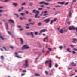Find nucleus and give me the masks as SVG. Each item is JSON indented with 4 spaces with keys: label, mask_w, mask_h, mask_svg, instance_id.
<instances>
[{
    "label": "nucleus",
    "mask_w": 77,
    "mask_h": 77,
    "mask_svg": "<svg viewBox=\"0 0 77 77\" xmlns=\"http://www.w3.org/2000/svg\"><path fill=\"white\" fill-rule=\"evenodd\" d=\"M32 12L33 13H35V14H36V15H35V18H40V17L39 16L37 17V16H38V15H39V11H36V10H34L32 11Z\"/></svg>",
    "instance_id": "obj_1"
},
{
    "label": "nucleus",
    "mask_w": 77,
    "mask_h": 77,
    "mask_svg": "<svg viewBox=\"0 0 77 77\" xmlns=\"http://www.w3.org/2000/svg\"><path fill=\"white\" fill-rule=\"evenodd\" d=\"M28 63V61H27V60H25V64H24L22 66V68H26L27 67H28L29 66V64L27 63Z\"/></svg>",
    "instance_id": "obj_2"
},
{
    "label": "nucleus",
    "mask_w": 77,
    "mask_h": 77,
    "mask_svg": "<svg viewBox=\"0 0 77 77\" xmlns=\"http://www.w3.org/2000/svg\"><path fill=\"white\" fill-rule=\"evenodd\" d=\"M50 18H48L44 20L43 22H45L46 23H48L50 21Z\"/></svg>",
    "instance_id": "obj_3"
},
{
    "label": "nucleus",
    "mask_w": 77,
    "mask_h": 77,
    "mask_svg": "<svg viewBox=\"0 0 77 77\" xmlns=\"http://www.w3.org/2000/svg\"><path fill=\"white\" fill-rule=\"evenodd\" d=\"M69 30H75V28L74 27V26H70L69 28Z\"/></svg>",
    "instance_id": "obj_4"
},
{
    "label": "nucleus",
    "mask_w": 77,
    "mask_h": 77,
    "mask_svg": "<svg viewBox=\"0 0 77 77\" xmlns=\"http://www.w3.org/2000/svg\"><path fill=\"white\" fill-rule=\"evenodd\" d=\"M28 48H29V47L26 45L23 46L22 48V49H28Z\"/></svg>",
    "instance_id": "obj_5"
},
{
    "label": "nucleus",
    "mask_w": 77,
    "mask_h": 77,
    "mask_svg": "<svg viewBox=\"0 0 77 77\" xmlns=\"http://www.w3.org/2000/svg\"><path fill=\"white\" fill-rule=\"evenodd\" d=\"M27 35H31L32 36V38H33L34 37V35H33V33L32 32H31L30 33H27Z\"/></svg>",
    "instance_id": "obj_6"
},
{
    "label": "nucleus",
    "mask_w": 77,
    "mask_h": 77,
    "mask_svg": "<svg viewBox=\"0 0 77 77\" xmlns=\"http://www.w3.org/2000/svg\"><path fill=\"white\" fill-rule=\"evenodd\" d=\"M43 3L44 5H50V4L46 2H45L44 1H42V2H40L39 3V4H42Z\"/></svg>",
    "instance_id": "obj_7"
},
{
    "label": "nucleus",
    "mask_w": 77,
    "mask_h": 77,
    "mask_svg": "<svg viewBox=\"0 0 77 77\" xmlns=\"http://www.w3.org/2000/svg\"><path fill=\"white\" fill-rule=\"evenodd\" d=\"M52 64H51V60H50V63L49 64V68H51Z\"/></svg>",
    "instance_id": "obj_8"
},
{
    "label": "nucleus",
    "mask_w": 77,
    "mask_h": 77,
    "mask_svg": "<svg viewBox=\"0 0 77 77\" xmlns=\"http://www.w3.org/2000/svg\"><path fill=\"white\" fill-rule=\"evenodd\" d=\"M53 71H55V69H53L51 70V73H50V75H53Z\"/></svg>",
    "instance_id": "obj_9"
},
{
    "label": "nucleus",
    "mask_w": 77,
    "mask_h": 77,
    "mask_svg": "<svg viewBox=\"0 0 77 77\" xmlns=\"http://www.w3.org/2000/svg\"><path fill=\"white\" fill-rule=\"evenodd\" d=\"M46 31H47V29H44L42 30H41L40 31V33H42V32H46Z\"/></svg>",
    "instance_id": "obj_10"
},
{
    "label": "nucleus",
    "mask_w": 77,
    "mask_h": 77,
    "mask_svg": "<svg viewBox=\"0 0 77 77\" xmlns=\"http://www.w3.org/2000/svg\"><path fill=\"white\" fill-rule=\"evenodd\" d=\"M13 5H14V6H18V4L17 3H14L13 4Z\"/></svg>",
    "instance_id": "obj_11"
},
{
    "label": "nucleus",
    "mask_w": 77,
    "mask_h": 77,
    "mask_svg": "<svg viewBox=\"0 0 77 77\" xmlns=\"http://www.w3.org/2000/svg\"><path fill=\"white\" fill-rule=\"evenodd\" d=\"M8 21H10L11 22V23H14V21H13V20H12L11 19L9 20H8Z\"/></svg>",
    "instance_id": "obj_12"
},
{
    "label": "nucleus",
    "mask_w": 77,
    "mask_h": 77,
    "mask_svg": "<svg viewBox=\"0 0 77 77\" xmlns=\"http://www.w3.org/2000/svg\"><path fill=\"white\" fill-rule=\"evenodd\" d=\"M6 29L7 30H8V23H6Z\"/></svg>",
    "instance_id": "obj_13"
},
{
    "label": "nucleus",
    "mask_w": 77,
    "mask_h": 77,
    "mask_svg": "<svg viewBox=\"0 0 77 77\" xmlns=\"http://www.w3.org/2000/svg\"><path fill=\"white\" fill-rule=\"evenodd\" d=\"M59 32L60 33H63V29H61L60 30Z\"/></svg>",
    "instance_id": "obj_14"
},
{
    "label": "nucleus",
    "mask_w": 77,
    "mask_h": 77,
    "mask_svg": "<svg viewBox=\"0 0 77 77\" xmlns=\"http://www.w3.org/2000/svg\"><path fill=\"white\" fill-rule=\"evenodd\" d=\"M35 76H40V75L39 74L35 73Z\"/></svg>",
    "instance_id": "obj_15"
},
{
    "label": "nucleus",
    "mask_w": 77,
    "mask_h": 77,
    "mask_svg": "<svg viewBox=\"0 0 77 77\" xmlns=\"http://www.w3.org/2000/svg\"><path fill=\"white\" fill-rule=\"evenodd\" d=\"M48 36L46 37V38H44L43 40V41H45V40H47V39L48 38Z\"/></svg>",
    "instance_id": "obj_16"
},
{
    "label": "nucleus",
    "mask_w": 77,
    "mask_h": 77,
    "mask_svg": "<svg viewBox=\"0 0 77 77\" xmlns=\"http://www.w3.org/2000/svg\"><path fill=\"white\" fill-rule=\"evenodd\" d=\"M69 48H68L67 49V51L68 52H69V53H71V51H69Z\"/></svg>",
    "instance_id": "obj_17"
},
{
    "label": "nucleus",
    "mask_w": 77,
    "mask_h": 77,
    "mask_svg": "<svg viewBox=\"0 0 77 77\" xmlns=\"http://www.w3.org/2000/svg\"><path fill=\"white\" fill-rule=\"evenodd\" d=\"M72 41H75H75H77V39H76V38H73L72 39Z\"/></svg>",
    "instance_id": "obj_18"
},
{
    "label": "nucleus",
    "mask_w": 77,
    "mask_h": 77,
    "mask_svg": "<svg viewBox=\"0 0 77 77\" xmlns=\"http://www.w3.org/2000/svg\"><path fill=\"white\" fill-rule=\"evenodd\" d=\"M29 6H32V5H33V3L32 2H30L29 3Z\"/></svg>",
    "instance_id": "obj_19"
},
{
    "label": "nucleus",
    "mask_w": 77,
    "mask_h": 77,
    "mask_svg": "<svg viewBox=\"0 0 77 77\" xmlns=\"http://www.w3.org/2000/svg\"><path fill=\"white\" fill-rule=\"evenodd\" d=\"M50 60H47L45 62V64H47V63H48V62H50Z\"/></svg>",
    "instance_id": "obj_20"
},
{
    "label": "nucleus",
    "mask_w": 77,
    "mask_h": 77,
    "mask_svg": "<svg viewBox=\"0 0 77 77\" xmlns=\"http://www.w3.org/2000/svg\"><path fill=\"white\" fill-rule=\"evenodd\" d=\"M14 15H16V17H17V18H18V14L16 13H14Z\"/></svg>",
    "instance_id": "obj_21"
},
{
    "label": "nucleus",
    "mask_w": 77,
    "mask_h": 77,
    "mask_svg": "<svg viewBox=\"0 0 77 77\" xmlns=\"http://www.w3.org/2000/svg\"><path fill=\"white\" fill-rule=\"evenodd\" d=\"M20 39L21 40V44H23V39L21 38H20Z\"/></svg>",
    "instance_id": "obj_22"
},
{
    "label": "nucleus",
    "mask_w": 77,
    "mask_h": 77,
    "mask_svg": "<svg viewBox=\"0 0 77 77\" xmlns=\"http://www.w3.org/2000/svg\"><path fill=\"white\" fill-rule=\"evenodd\" d=\"M38 26H41V24H42V23L41 22H39L38 23Z\"/></svg>",
    "instance_id": "obj_23"
},
{
    "label": "nucleus",
    "mask_w": 77,
    "mask_h": 77,
    "mask_svg": "<svg viewBox=\"0 0 77 77\" xmlns=\"http://www.w3.org/2000/svg\"><path fill=\"white\" fill-rule=\"evenodd\" d=\"M53 20H52L51 21V22L50 23V24H52V23H53Z\"/></svg>",
    "instance_id": "obj_24"
},
{
    "label": "nucleus",
    "mask_w": 77,
    "mask_h": 77,
    "mask_svg": "<svg viewBox=\"0 0 77 77\" xmlns=\"http://www.w3.org/2000/svg\"><path fill=\"white\" fill-rule=\"evenodd\" d=\"M0 38H1V39H2V40H4V38H3V37L2 36H0Z\"/></svg>",
    "instance_id": "obj_25"
},
{
    "label": "nucleus",
    "mask_w": 77,
    "mask_h": 77,
    "mask_svg": "<svg viewBox=\"0 0 77 77\" xmlns=\"http://www.w3.org/2000/svg\"><path fill=\"white\" fill-rule=\"evenodd\" d=\"M15 57H17V58H22L21 57H20L19 56H18L17 55H16Z\"/></svg>",
    "instance_id": "obj_26"
},
{
    "label": "nucleus",
    "mask_w": 77,
    "mask_h": 77,
    "mask_svg": "<svg viewBox=\"0 0 77 77\" xmlns=\"http://www.w3.org/2000/svg\"><path fill=\"white\" fill-rule=\"evenodd\" d=\"M58 67V65L57 64H56L55 65V67H56V68H57Z\"/></svg>",
    "instance_id": "obj_27"
},
{
    "label": "nucleus",
    "mask_w": 77,
    "mask_h": 77,
    "mask_svg": "<svg viewBox=\"0 0 77 77\" xmlns=\"http://www.w3.org/2000/svg\"><path fill=\"white\" fill-rule=\"evenodd\" d=\"M35 24V23L33 22V23H29V24H32V25H33Z\"/></svg>",
    "instance_id": "obj_28"
},
{
    "label": "nucleus",
    "mask_w": 77,
    "mask_h": 77,
    "mask_svg": "<svg viewBox=\"0 0 77 77\" xmlns=\"http://www.w3.org/2000/svg\"><path fill=\"white\" fill-rule=\"evenodd\" d=\"M1 58L2 59H4V57H3V56H1Z\"/></svg>",
    "instance_id": "obj_29"
},
{
    "label": "nucleus",
    "mask_w": 77,
    "mask_h": 77,
    "mask_svg": "<svg viewBox=\"0 0 77 77\" xmlns=\"http://www.w3.org/2000/svg\"><path fill=\"white\" fill-rule=\"evenodd\" d=\"M48 49L49 50V51H51V50H52V49H51V48H48Z\"/></svg>",
    "instance_id": "obj_30"
},
{
    "label": "nucleus",
    "mask_w": 77,
    "mask_h": 77,
    "mask_svg": "<svg viewBox=\"0 0 77 77\" xmlns=\"http://www.w3.org/2000/svg\"><path fill=\"white\" fill-rule=\"evenodd\" d=\"M73 50H74V51H77V49L75 48L73 49Z\"/></svg>",
    "instance_id": "obj_31"
},
{
    "label": "nucleus",
    "mask_w": 77,
    "mask_h": 77,
    "mask_svg": "<svg viewBox=\"0 0 77 77\" xmlns=\"http://www.w3.org/2000/svg\"><path fill=\"white\" fill-rule=\"evenodd\" d=\"M45 74H46V75H47V74H48V72H47L46 71H45Z\"/></svg>",
    "instance_id": "obj_32"
},
{
    "label": "nucleus",
    "mask_w": 77,
    "mask_h": 77,
    "mask_svg": "<svg viewBox=\"0 0 77 77\" xmlns=\"http://www.w3.org/2000/svg\"><path fill=\"white\" fill-rule=\"evenodd\" d=\"M4 11H5V12H6V11H3V10H0V13H1V12H3Z\"/></svg>",
    "instance_id": "obj_33"
},
{
    "label": "nucleus",
    "mask_w": 77,
    "mask_h": 77,
    "mask_svg": "<svg viewBox=\"0 0 77 77\" xmlns=\"http://www.w3.org/2000/svg\"><path fill=\"white\" fill-rule=\"evenodd\" d=\"M71 13L70 12H69V17H71Z\"/></svg>",
    "instance_id": "obj_34"
},
{
    "label": "nucleus",
    "mask_w": 77,
    "mask_h": 77,
    "mask_svg": "<svg viewBox=\"0 0 77 77\" xmlns=\"http://www.w3.org/2000/svg\"><path fill=\"white\" fill-rule=\"evenodd\" d=\"M20 14L21 15H22V16H23L24 15V14L23 13H20Z\"/></svg>",
    "instance_id": "obj_35"
},
{
    "label": "nucleus",
    "mask_w": 77,
    "mask_h": 77,
    "mask_svg": "<svg viewBox=\"0 0 77 77\" xmlns=\"http://www.w3.org/2000/svg\"><path fill=\"white\" fill-rule=\"evenodd\" d=\"M76 63H74L73 65H72L73 66H76Z\"/></svg>",
    "instance_id": "obj_36"
},
{
    "label": "nucleus",
    "mask_w": 77,
    "mask_h": 77,
    "mask_svg": "<svg viewBox=\"0 0 77 77\" xmlns=\"http://www.w3.org/2000/svg\"><path fill=\"white\" fill-rule=\"evenodd\" d=\"M63 48V47H62V46H60L59 47V48L60 49H62Z\"/></svg>",
    "instance_id": "obj_37"
},
{
    "label": "nucleus",
    "mask_w": 77,
    "mask_h": 77,
    "mask_svg": "<svg viewBox=\"0 0 77 77\" xmlns=\"http://www.w3.org/2000/svg\"><path fill=\"white\" fill-rule=\"evenodd\" d=\"M35 35H38V32H35Z\"/></svg>",
    "instance_id": "obj_38"
},
{
    "label": "nucleus",
    "mask_w": 77,
    "mask_h": 77,
    "mask_svg": "<svg viewBox=\"0 0 77 77\" xmlns=\"http://www.w3.org/2000/svg\"><path fill=\"white\" fill-rule=\"evenodd\" d=\"M64 3H65V2H61V5H63V4H64Z\"/></svg>",
    "instance_id": "obj_39"
},
{
    "label": "nucleus",
    "mask_w": 77,
    "mask_h": 77,
    "mask_svg": "<svg viewBox=\"0 0 77 77\" xmlns=\"http://www.w3.org/2000/svg\"><path fill=\"white\" fill-rule=\"evenodd\" d=\"M22 72H26V70H23V71Z\"/></svg>",
    "instance_id": "obj_40"
},
{
    "label": "nucleus",
    "mask_w": 77,
    "mask_h": 77,
    "mask_svg": "<svg viewBox=\"0 0 77 77\" xmlns=\"http://www.w3.org/2000/svg\"><path fill=\"white\" fill-rule=\"evenodd\" d=\"M47 53L48 54H49L50 53V51H47Z\"/></svg>",
    "instance_id": "obj_41"
},
{
    "label": "nucleus",
    "mask_w": 77,
    "mask_h": 77,
    "mask_svg": "<svg viewBox=\"0 0 77 77\" xmlns=\"http://www.w3.org/2000/svg\"><path fill=\"white\" fill-rule=\"evenodd\" d=\"M57 20V18H56L55 19H54L53 20V21L55 22L56 21V20Z\"/></svg>",
    "instance_id": "obj_42"
},
{
    "label": "nucleus",
    "mask_w": 77,
    "mask_h": 77,
    "mask_svg": "<svg viewBox=\"0 0 77 77\" xmlns=\"http://www.w3.org/2000/svg\"><path fill=\"white\" fill-rule=\"evenodd\" d=\"M9 0H5V2H8V1H9Z\"/></svg>",
    "instance_id": "obj_43"
},
{
    "label": "nucleus",
    "mask_w": 77,
    "mask_h": 77,
    "mask_svg": "<svg viewBox=\"0 0 77 77\" xmlns=\"http://www.w3.org/2000/svg\"><path fill=\"white\" fill-rule=\"evenodd\" d=\"M26 29H29L30 28V27L29 26H26Z\"/></svg>",
    "instance_id": "obj_44"
},
{
    "label": "nucleus",
    "mask_w": 77,
    "mask_h": 77,
    "mask_svg": "<svg viewBox=\"0 0 77 77\" xmlns=\"http://www.w3.org/2000/svg\"><path fill=\"white\" fill-rule=\"evenodd\" d=\"M8 33H9V35H11V32H10L9 31H8Z\"/></svg>",
    "instance_id": "obj_45"
},
{
    "label": "nucleus",
    "mask_w": 77,
    "mask_h": 77,
    "mask_svg": "<svg viewBox=\"0 0 77 77\" xmlns=\"http://www.w3.org/2000/svg\"><path fill=\"white\" fill-rule=\"evenodd\" d=\"M70 45L72 47H74V45Z\"/></svg>",
    "instance_id": "obj_46"
},
{
    "label": "nucleus",
    "mask_w": 77,
    "mask_h": 77,
    "mask_svg": "<svg viewBox=\"0 0 77 77\" xmlns=\"http://www.w3.org/2000/svg\"><path fill=\"white\" fill-rule=\"evenodd\" d=\"M25 4H26V3H24L22 4V6H24V5H25Z\"/></svg>",
    "instance_id": "obj_47"
},
{
    "label": "nucleus",
    "mask_w": 77,
    "mask_h": 77,
    "mask_svg": "<svg viewBox=\"0 0 77 77\" xmlns=\"http://www.w3.org/2000/svg\"><path fill=\"white\" fill-rule=\"evenodd\" d=\"M72 42L73 43H75V44H76V42H75V41H73Z\"/></svg>",
    "instance_id": "obj_48"
},
{
    "label": "nucleus",
    "mask_w": 77,
    "mask_h": 77,
    "mask_svg": "<svg viewBox=\"0 0 77 77\" xmlns=\"http://www.w3.org/2000/svg\"><path fill=\"white\" fill-rule=\"evenodd\" d=\"M42 8H38V10H42Z\"/></svg>",
    "instance_id": "obj_49"
},
{
    "label": "nucleus",
    "mask_w": 77,
    "mask_h": 77,
    "mask_svg": "<svg viewBox=\"0 0 77 77\" xmlns=\"http://www.w3.org/2000/svg\"><path fill=\"white\" fill-rule=\"evenodd\" d=\"M25 75V74H21L22 76H23V75Z\"/></svg>",
    "instance_id": "obj_50"
},
{
    "label": "nucleus",
    "mask_w": 77,
    "mask_h": 77,
    "mask_svg": "<svg viewBox=\"0 0 77 77\" xmlns=\"http://www.w3.org/2000/svg\"><path fill=\"white\" fill-rule=\"evenodd\" d=\"M70 23H71V22H69L68 23V24H69H69H70Z\"/></svg>",
    "instance_id": "obj_51"
},
{
    "label": "nucleus",
    "mask_w": 77,
    "mask_h": 77,
    "mask_svg": "<svg viewBox=\"0 0 77 77\" xmlns=\"http://www.w3.org/2000/svg\"><path fill=\"white\" fill-rule=\"evenodd\" d=\"M57 7H61V6H55V8H57Z\"/></svg>",
    "instance_id": "obj_52"
},
{
    "label": "nucleus",
    "mask_w": 77,
    "mask_h": 77,
    "mask_svg": "<svg viewBox=\"0 0 77 77\" xmlns=\"http://www.w3.org/2000/svg\"><path fill=\"white\" fill-rule=\"evenodd\" d=\"M58 12H56V13L55 14V15H57V14H58Z\"/></svg>",
    "instance_id": "obj_53"
},
{
    "label": "nucleus",
    "mask_w": 77,
    "mask_h": 77,
    "mask_svg": "<svg viewBox=\"0 0 77 77\" xmlns=\"http://www.w3.org/2000/svg\"><path fill=\"white\" fill-rule=\"evenodd\" d=\"M30 25L29 23V24H26V26H29Z\"/></svg>",
    "instance_id": "obj_54"
},
{
    "label": "nucleus",
    "mask_w": 77,
    "mask_h": 77,
    "mask_svg": "<svg viewBox=\"0 0 77 77\" xmlns=\"http://www.w3.org/2000/svg\"><path fill=\"white\" fill-rule=\"evenodd\" d=\"M76 52H75V51H72V53H73V54H75V53H76Z\"/></svg>",
    "instance_id": "obj_55"
},
{
    "label": "nucleus",
    "mask_w": 77,
    "mask_h": 77,
    "mask_svg": "<svg viewBox=\"0 0 77 77\" xmlns=\"http://www.w3.org/2000/svg\"><path fill=\"white\" fill-rule=\"evenodd\" d=\"M47 13V11H45L44 12V14H46Z\"/></svg>",
    "instance_id": "obj_56"
},
{
    "label": "nucleus",
    "mask_w": 77,
    "mask_h": 77,
    "mask_svg": "<svg viewBox=\"0 0 77 77\" xmlns=\"http://www.w3.org/2000/svg\"><path fill=\"white\" fill-rule=\"evenodd\" d=\"M68 3H69V2H67L65 4V5H68Z\"/></svg>",
    "instance_id": "obj_57"
},
{
    "label": "nucleus",
    "mask_w": 77,
    "mask_h": 77,
    "mask_svg": "<svg viewBox=\"0 0 77 77\" xmlns=\"http://www.w3.org/2000/svg\"><path fill=\"white\" fill-rule=\"evenodd\" d=\"M72 68H68V69H69V70H70V69H72Z\"/></svg>",
    "instance_id": "obj_58"
},
{
    "label": "nucleus",
    "mask_w": 77,
    "mask_h": 77,
    "mask_svg": "<svg viewBox=\"0 0 77 77\" xmlns=\"http://www.w3.org/2000/svg\"><path fill=\"white\" fill-rule=\"evenodd\" d=\"M18 27L19 28H21V26L19 25L18 26Z\"/></svg>",
    "instance_id": "obj_59"
},
{
    "label": "nucleus",
    "mask_w": 77,
    "mask_h": 77,
    "mask_svg": "<svg viewBox=\"0 0 77 77\" xmlns=\"http://www.w3.org/2000/svg\"><path fill=\"white\" fill-rule=\"evenodd\" d=\"M40 7H41V8H44V5H41L40 6Z\"/></svg>",
    "instance_id": "obj_60"
},
{
    "label": "nucleus",
    "mask_w": 77,
    "mask_h": 77,
    "mask_svg": "<svg viewBox=\"0 0 77 77\" xmlns=\"http://www.w3.org/2000/svg\"><path fill=\"white\" fill-rule=\"evenodd\" d=\"M29 13V12H28V11H26V14H28V13Z\"/></svg>",
    "instance_id": "obj_61"
},
{
    "label": "nucleus",
    "mask_w": 77,
    "mask_h": 77,
    "mask_svg": "<svg viewBox=\"0 0 77 77\" xmlns=\"http://www.w3.org/2000/svg\"><path fill=\"white\" fill-rule=\"evenodd\" d=\"M15 54L16 55H17L18 54V53H17V52H15Z\"/></svg>",
    "instance_id": "obj_62"
},
{
    "label": "nucleus",
    "mask_w": 77,
    "mask_h": 77,
    "mask_svg": "<svg viewBox=\"0 0 77 77\" xmlns=\"http://www.w3.org/2000/svg\"><path fill=\"white\" fill-rule=\"evenodd\" d=\"M21 9L22 10H23V9H24V7H22L21 8Z\"/></svg>",
    "instance_id": "obj_63"
},
{
    "label": "nucleus",
    "mask_w": 77,
    "mask_h": 77,
    "mask_svg": "<svg viewBox=\"0 0 77 77\" xmlns=\"http://www.w3.org/2000/svg\"><path fill=\"white\" fill-rule=\"evenodd\" d=\"M75 29L76 31H77V27L75 28Z\"/></svg>",
    "instance_id": "obj_64"
}]
</instances>
